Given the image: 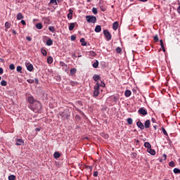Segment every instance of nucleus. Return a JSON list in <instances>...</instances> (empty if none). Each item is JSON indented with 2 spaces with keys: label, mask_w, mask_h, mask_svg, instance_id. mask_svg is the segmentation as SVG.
<instances>
[{
  "label": "nucleus",
  "mask_w": 180,
  "mask_h": 180,
  "mask_svg": "<svg viewBox=\"0 0 180 180\" xmlns=\"http://www.w3.org/2000/svg\"><path fill=\"white\" fill-rule=\"evenodd\" d=\"M59 116H60V117H62L63 120H65L66 119L67 120L70 119V112L67 111H63V112H59Z\"/></svg>",
  "instance_id": "obj_1"
},
{
  "label": "nucleus",
  "mask_w": 180,
  "mask_h": 180,
  "mask_svg": "<svg viewBox=\"0 0 180 180\" xmlns=\"http://www.w3.org/2000/svg\"><path fill=\"white\" fill-rule=\"evenodd\" d=\"M86 20L88 23H96V17L94 15H86Z\"/></svg>",
  "instance_id": "obj_2"
},
{
  "label": "nucleus",
  "mask_w": 180,
  "mask_h": 180,
  "mask_svg": "<svg viewBox=\"0 0 180 180\" xmlns=\"http://www.w3.org/2000/svg\"><path fill=\"white\" fill-rule=\"evenodd\" d=\"M34 105V112H40V110H41V102L35 101Z\"/></svg>",
  "instance_id": "obj_3"
},
{
  "label": "nucleus",
  "mask_w": 180,
  "mask_h": 180,
  "mask_svg": "<svg viewBox=\"0 0 180 180\" xmlns=\"http://www.w3.org/2000/svg\"><path fill=\"white\" fill-rule=\"evenodd\" d=\"M103 34L105 37L107 39V40H111L112 39V34H110V32L108 30H105L103 31Z\"/></svg>",
  "instance_id": "obj_4"
},
{
  "label": "nucleus",
  "mask_w": 180,
  "mask_h": 180,
  "mask_svg": "<svg viewBox=\"0 0 180 180\" xmlns=\"http://www.w3.org/2000/svg\"><path fill=\"white\" fill-rule=\"evenodd\" d=\"M27 98L29 103H30L31 105L36 102V101H34V97H33V96H32L31 94L27 95Z\"/></svg>",
  "instance_id": "obj_5"
},
{
  "label": "nucleus",
  "mask_w": 180,
  "mask_h": 180,
  "mask_svg": "<svg viewBox=\"0 0 180 180\" xmlns=\"http://www.w3.org/2000/svg\"><path fill=\"white\" fill-rule=\"evenodd\" d=\"M139 113L140 114V115H143V116H146V115H147V110H146V109H144V108H141L139 110Z\"/></svg>",
  "instance_id": "obj_6"
},
{
  "label": "nucleus",
  "mask_w": 180,
  "mask_h": 180,
  "mask_svg": "<svg viewBox=\"0 0 180 180\" xmlns=\"http://www.w3.org/2000/svg\"><path fill=\"white\" fill-rule=\"evenodd\" d=\"M15 141H16V143H15L16 146H23L25 143V141L22 140V139H15Z\"/></svg>",
  "instance_id": "obj_7"
},
{
  "label": "nucleus",
  "mask_w": 180,
  "mask_h": 180,
  "mask_svg": "<svg viewBox=\"0 0 180 180\" xmlns=\"http://www.w3.org/2000/svg\"><path fill=\"white\" fill-rule=\"evenodd\" d=\"M136 126L141 129L144 130V124L141 121L136 122Z\"/></svg>",
  "instance_id": "obj_8"
},
{
  "label": "nucleus",
  "mask_w": 180,
  "mask_h": 180,
  "mask_svg": "<svg viewBox=\"0 0 180 180\" xmlns=\"http://www.w3.org/2000/svg\"><path fill=\"white\" fill-rule=\"evenodd\" d=\"M150 124H151V122L150 121V120H147L145 122V124L143 126H144L145 129H149Z\"/></svg>",
  "instance_id": "obj_9"
},
{
  "label": "nucleus",
  "mask_w": 180,
  "mask_h": 180,
  "mask_svg": "<svg viewBox=\"0 0 180 180\" xmlns=\"http://www.w3.org/2000/svg\"><path fill=\"white\" fill-rule=\"evenodd\" d=\"M147 153L150 154V155H155V150L152 149L151 148L147 149Z\"/></svg>",
  "instance_id": "obj_10"
},
{
  "label": "nucleus",
  "mask_w": 180,
  "mask_h": 180,
  "mask_svg": "<svg viewBox=\"0 0 180 180\" xmlns=\"http://www.w3.org/2000/svg\"><path fill=\"white\" fill-rule=\"evenodd\" d=\"M21 19H25V16L22 13H18L17 14V20H21Z\"/></svg>",
  "instance_id": "obj_11"
},
{
  "label": "nucleus",
  "mask_w": 180,
  "mask_h": 180,
  "mask_svg": "<svg viewBox=\"0 0 180 180\" xmlns=\"http://www.w3.org/2000/svg\"><path fill=\"white\" fill-rule=\"evenodd\" d=\"M26 67H27V70H28V71H30V72L33 71V65L27 63Z\"/></svg>",
  "instance_id": "obj_12"
},
{
  "label": "nucleus",
  "mask_w": 180,
  "mask_h": 180,
  "mask_svg": "<svg viewBox=\"0 0 180 180\" xmlns=\"http://www.w3.org/2000/svg\"><path fill=\"white\" fill-rule=\"evenodd\" d=\"M74 13V11L72 9L69 10V13L68 14V18L70 20L72 19V13Z\"/></svg>",
  "instance_id": "obj_13"
},
{
  "label": "nucleus",
  "mask_w": 180,
  "mask_h": 180,
  "mask_svg": "<svg viewBox=\"0 0 180 180\" xmlns=\"http://www.w3.org/2000/svg\"><path fill=\"white\" fill-rule=\"evenodd\" d=\"M119 27V22L115 21V22H113V30H117Z\"/></svg>",
  "instance_id": "obj_14"
},
{
  "label": "nucleus",
  "mask_w": 180,
  "mask_h": 180,
  "mask_svg": "<svg viewBox=\"0 0 180 180\" xmlns=\"http://www.w3.org/2000/svg\"><path fill=\"white\" fill-rule=\"evenodd\" d=\"M75 23L76 22H71L69 25V30L72 31L74 30V27H75Z\"/></svg>",
  "instance_id": "obj_15"
},
{
  "label": "nucleus",
  "mask_w": 180,
  "mask_h": 180,
  "mask_svg": "<svg viewBox=\"0 0 180 180\" xmlns=\"http://www.w3.org/2000/svg\"><path fill=\"white\" fill-rule=\"evenodd\" d=\"M93 79L96 82H98V81H99V79H101V77L98 75H94L93 76Z\"/></svg>",
  "instance_id": "obj_16"
},
{
  "label": "nucleus",
  "mask_w": 180,
  "mask_h": 180,
  "mask_svg": "<svg viewBox=\"0 0 180 180\" xmlns=\"http://www.w3.org/2000/svg\"><path fill=\"white\" fill-rule=\"evenodd\" d=\"M143 146L145 148H147V150H149L150 148H151V144L149 143V142H145Z\"/></svg>",
  "instance_id": "obj_17"
},
{
  "label": "nucleus",
  "mask_w": 180,
  "mask_h": 180,
  "mask_svg": "<svg viewBox=\"0 0 180 180\" xmlns=\"http://www.w3.org/2000/svg\"><path fill=\"white\" fill-rule=\"evenodd\" d=\"M94 30L96 33H99L102 30V27H101V25H97Z\"/></svg>",
  "instance_id": "obj_18"
},
{
  "label": "nucleus",
  "mask_w": 180,
  "mask_h": 180,
  "mask_svg": "<svg viewBox=\"0 0 180 180\" xmlns=\"http://www.w3.org/2000/svg\"><path fill=\"white\" fill-rule=\"evenodd\" d=\"M53 157L54 158H60V157H61V155L58 152H55L53 153Z\"/></svg>",
  "instance_id": "obj_19"
},
{
  "label": "nucleus",
  "mask_w": 180,
  "mask_h": 180,
  "mask_svg": "<svg viewBox=\"0 0 180 180\" xmlns=\"http://www.w3.org/2000/svg\"><path fill=\"white\" fill-rule=\"evenodd\" d=\"M37 29H39V30H41V29H43V24L41 23H37L36 25Z\"/></svg>",
  "instance_id": "obj_20"
},
{
  "label": "nucleus",
  "mask_w": 180,
  "mask_h": 180,
  "mask_svg": "<svg viewBox=\"0 0 180 180\" xmlns=\"http://www.w3.org/2000/svg\"><path fill=\"white\" fill-rule=\"evenodd\" d=\"M46 46H53V41L51 39H49L46 41Z\"/></svg>",
  "instance_id": "obj_21"
},
{
  "label": "nucleus",
  "mask_w": 180,
  "mask_h": 180,
  "mask_svg": "<svg viewBox=\"0 0 180 180\" xmlns=\"http://www.w3.org/2000/svg\"><path fill=\"white\" fill-rule=\"evenodd\" d=\"M124 95L127 98H129L131 95V91H125Z\"/></svg>",
  "instance_id": "obj_22"
},
{
  "label": "nucleus",
  "mask_w": 180,
  "mask_h": 180,
  "mask_svg": "<svg viewBox=\"0 0 180 180\" xmlns=\"http://www.w3.org/2000/svg\"><path fill=\"white\" fill-rule=\"evenodd\" d=\"M47 63H48V64H52V63H53V57L49 56L47 58Z\"/></svg>",
  "instance_id": "obj_23"
},
{
  "label": "nucleus",
  "mask_w": 180,
  "mask_h": 180,
  "mask_svg": "<svg viewBox=\"0 0 180 180\" xmlns=\"http://www.w3.org/2000/svg\"><path fill=\"white\" fill-rule=\"evenodd\" d=\"M80 43H82V46H86V41H85V38H82L80 39Z\"/></svg>",
  "instance_id": "obj_24"
},
{
  "label": "nucleus",
  "mask_w": 180,
  "mask_h": 180,
  "mask_svg": "<svg viewBox=\"0 0 180 180\" xmlns=\"http://www.w3.org/2000/svg\"><path fill=\"white\" fill-rule=\"evenodd\" d=\"M41 53L44 57L47 56V51H46V49H41Z\"/></svg>",
  "instance_id": "obj_25"
},
{
  "label": "nucleus",
  "mask_w": 180,
  "mask_h": 180,
  "mask_svg": "<svg viewBox=\"0 0 180 180\" xmlns=\"http://www.w3.org/2000/svg\"><path fill=\"white\" fill-rule=\"evenodd\" d=\"M93 67L94 68H98V67H99V62L96 60V62H94L93 64Z\"/></svg>",
  "instance_id": "obj_26"
},
{
  "label": "nucleus",
  "mask_w": 180,
  "mask_h": 180,
  "mask_svg": "<svg viewBox=\"0 0 180 180\" xmlns=\"http://www.w3.org/2000/svg\"><path fill=\"white\" fill-rule=\"evenodd\" d=\"M116 53H117V54H120V53H122V48L117 46L115 49Z\"/></svg>",
  "instance_id": "obj_27"
},
{
  "label": "nucleus",
  "mask_w": 180,
  "mask_h": 180,
  "mask_svg": "<svg viewBox=\"0 0 180 180\" xmlns=\"http://www.w3.org/2000/svg\"><path fill=\"white\" fill-rule=\"evenodd\" d=\"M101 86V85L99 84L98 82H97V84L94 86V90L95 91H99V87Z\"/></svg>",
  "instance_id": "obj_28"
},
{
  "label": "nucleus",
  "mask_w": 180,
  "mask_h": 180,
  "mask_svg": "<svg viewBox=\"0 0 180 180\" xmlns=\"http://www.w3.org/2000/svg\"><path fill=\"white\" fill-rule=\"evenodd\" d=\"M127 122L128 124H133V119H131V117L127 118Z\"/></svg>",
  "instance_id": "obj_29"
},
{
  "label": "nucleus",
  "mask_w": 180,
  "mask_h": 180,
  "mask_svg": "<svg viewBox=\"0 0 180 180\" xmlns=\"http://www.w3.org/2000/svg\"><path fill=\"white\" fill-rule=\"evenodd\" d=\"M77 72V69L76 68H72L70 70V74L72 75H74V74H75Z\"/></svg>",
  "instance_id": "obj_30"
},
{
  "label": "nucleus",
  "mask_w": 180,
  "mask_h": 180,
  "mask_svg": "<svg viewBox=\"0 0 180 180\" xmlns=\"http://www.w3.org/2000/svg\"><path fill=\"white\" fill-rule=\"evenodd\" d=\"M173 172H174V174H179L180 173V169H178V168H174L173 169Z\"/></svg>",
  "instance_id": "obj_31"
},
{
  "label": "nucleus",
  "mask_w": 180,
  "mask_h": 180,
  "mask_svg": "<svg viewBox=\"0 0 180 180\" xmlns=\"http://www.w3.org/2000/svg\"><path fill=\"white\" fill-rule=\"evenodd\" d=\"M169 167H171L172 168H173L174 167H175V162L174 161L169 162Z\"/></svg>",
  "instance_id": "obj_32"
},
{
  "label": "nucleus",
  "mask_w": 180,
  "mask_h": 180,
  "mask_svg": "<svg viewBox=\"0 0 180 180\" xmlns=\"http://www.w3.org/2000/svg\"><path fill=\"white\" fill-rule=\"evenodd\" d=\"M16 176L15 175H11L8 176V180H15Z\"/></svg>",
  "instance_id": "obj_33"
},
{
  "label": "nucleus",
  "mask_w": 180,
  "mask_h": 180,
  "mask_svg": "<svg viewBox=\"0 0 180 180\" xmlns=\"http://www.w3.org/2000/svg\"><path fill=\"white\" fill-rule=\"evenodd\" d=\"M7 82H6V81H5V80H2L1 82V85L2 86H6V85H7Z\"/></svg>",
  "instance_id": "obj_34"
},
{
  "label": "nucleus",
  "mask_w": 180,
  "mask_h": 180,
  "mask_svg": "<svg viewBox=\"0 0 180 180\" xmlns=\"http://www.w3.org/2000/svg\"><path fill=\"white\" fill-rule=\"evenodd\" d=\"M5 27L6 29H9L11 27V23H9L8 22H6Z\"/></svg>",
  "instance_id": "obj_35"
},
{
  "label": "nucleus",
  "mask_w": 180,
  "mask_h": 180,
  "mask_svg": "<svg viewBox=\"0 0 180 180\" xmlns=\"http://www.w3.org/2000/svg\"><path fill=\"white\" fill-rule=\"evenodd\" d=\"M92 12L94 15H96L98 13V9L95 7L92 8Z\"/></svg>",
  "instance_id": "obj_36"
},
{
  "label": "nucleus",
  "mask_w": 180,
  "mask_h": 180,
  "mask_svg": "<svg viewBox=\"0 0 180 180\" xmlns=\"http://www.w3.org/2000/svg\"><path fill=\"white\" fill-rule=\"evenodd\" d=\"M49 30H50V32H52V33H54L56 30H55L54 27L51 26V27H49Z\"/></svg>",
  "instance_id": "obj_37"
},
{
  "label": "nucleus",
  "mask_w": 180,
  "mask_h": 180,
  "mask_svg": "<svg viewBox=\"0 0 180 180\" xmlns=\"http://www.w3.org/2000/svg\"><path fill=\"white\" fill-rule=\"evenodd\" d=\"M162 131L165 136H168V133L167 132V130L164 129V127H162Z\"/></svg>",
  "instance_id": "obj_38"
},
{
  "label": "nucleus",
  "mask_w": 180,
  "mask_h": 180,
  "mask_svg": "<svg viewBox=\"0 0 180 180\" xmlns=\"http://www.w3.org/2000/svg\"><path fill=\"white\" fill-rule=\"evenodd\" d=\"M99 96V91H94V96L96 97Z\"/></svg>",
  "instance_id": "obj_39"
},
{
  "label": "nucleus",
  "mask_w": 180,
  "mask_h": 180,
  "mask_svg": "<svg viewBox=\"0 0 180 180\" xmlns=\"http://www.w3.org/2000/svg\"><path fill=\"white\" fill-rule=\"evenodd\" d=\"M153 39H154V41H155V43L158 42L159 40H160V39H158V35H155V36L153 37Z\"/></svg>",
  "instance_id": "obj_40"
},
{
  "label": "nucleus",
  "mask_w": 180,
  "mask_h": 180,
  "mask_svg": "<svg viewBox=\"0 0 180 180\" xmlns=\"http://www.w3.org/2000/svg\"><path fill=\"white\" fill-rule=\"evenodd\" d=\"M16 70H17L18 72H20L22 74V68H21V66H18Z\"/></svg>",
  "instance_id": "obj_41"
},
{
  "label": "nucleus",
  "mask_w": 180,
  "mask_h": 180,
  "mask_svg": "<svg viewBox=\"0 0 180 180\" xmlns=\"http://www.w3.org/2000/svg\"><path fill=\"white\" fill-rule=\"evenodd\" d=\"M72 41H74L75 40L77 39V37L75 35H72L70 37Z\"/></svg>",
  "instance_id": "obj_42"
},
{
  "label": "nucleus",
  "mask_w": 180,
  "mask_h": 180,
  "mask_svg": "<svg viewBox=\"0 0 180 180\" xmlns=\"http://www.w3.org/2000/svg\"><path fill=\"white\" fill-rule=\"evenodd\" d=\"M9 68H10V70H15V65L14 64H11L10 65H9Z\"/></svg>",
  "instance_id": "obj_43"
},
{
  "label": "nucleus",
  "mask_w": 180,
  "mask_h": 180,
  "mask_svg": "<svg viewBox=\"0 0 180 180\" xmlns=\"http://www.w3.org/2000/svg\"><path fill=\"white\" fill-rule=\"evenodd\" d=\"M49 4H55V5H57V0H51Z\"/></svg>",
  "instance_id": "obj_44"
},
{
  "label": "nucleus",
  "mask_w": 180,
  "mask_h": 180,
  "mask_svg": "<svg viewBox=\"0 0 180 180\" xmlns=\"http://www.w3.org/2000/svg\"><path fill=\"white\" fill-rule=\"evenodd\" d=\"M90 54L93 56L95 57V56H96V53H95V52L94 51H90Z\"/></svg>",
  "instance_id": "obj_45"
},
{
  "label": "nucleus",
  "mask_w": 180,
  "mask_h": 180,
  "mask_svg": "<svg viewBox=\"0 0 180 180\" xmlns=\"http://www.w3.org/2000/svg\"><path fill=\"white\" fill-rule=\"evenodd\" d=\"M100 86H102V88H105V82H101Z\"/></svg>",
  "instance_id": "obj_46"
},
{
  "label": "nucleus",
  "mask_w": 180,
  "mask_h": 180,
  "mask_svg": "<svg viewBox=\"0 0 180 180\" xmlns=\"http://www.w3.org/2000/svg\"><path fill=\"white\" fill-rule=\"evenodd\" d=\"M151 122H152V123H157V120H155V118H154V117H152Z\"/></svg>",
  "instance_id": "obj_47"
},
{
  "label": "nucleus",
  "mask_w": 180,
  "mask_h": 180,
  "mask_svg": "<svg viewBox=\"0 0 180 180\" xmlns=\"http://www.w3.org/2000/svg\"><path fill=\"white\" fill-rule=\"evenodd\" d=\"M21 23L23 25V26H26V21H25V20H22Z\"/></svg>",
  "instance_id": "obj_48"
},
{
  "label": "nucleus",
  "mask_w": 180,
  "mask_h": 180,
  "mask_svg": "<svg viewBox=\"0 0 180 180\" xmlns=\"http://www.w3.org/2000/svg\"><path fill=\"white\" fill-rule=\"evenodd\" d=\"M4 74V68H0V75H2Z\"/></svg>",
  "instance_id": "obj_49"
},
{
  "label": "nucleus",
  "mask_w": 180,
  "mask_h": 180,
  "mask_svg": "<svg viewBox=\"0 0 180 180\" xmlns=\"http://www.w3.org/2000/svg\"><path fill=\"white\" fill-rule=\"evenodd\" d=\"M98 171H96V172H94L93 176L96 177V176H98Z\"/></svg>",
  "instance_id": "obj_50"
},
{
  "label": "nucleus",
  "mask_w": 180,
  "mask_h": 180,
  "mask_svg": "<svg viewBox=\"0 0 180 180\" xmlns=\"http://www.w3.org/2000/svg\"><path fill=\"white\" fill-rule=\"evenodd\" d=\"M160 43L161 47H162V46H164V41H162V39H160Z\"/></svg>",
  "instance_id": "obj_51"
},
{
  "label": "nucleus",
  "mask_w": 180,
  "mask_h": 180,
  "mask_svg": "<svg viewBox=\"0 0 180 180\" xmlns=\"http://www.w3.org/2000/svg\"><path fill=\"white\" fill-rule=\"evenodd\" d=\"M161 49L162 50V52L165 53V46L164 45L162 46H161Z\"/></svg>",
  "instance_id": "obj_52"
},
{
  "label": "nucleus",
  "mask_w": 180,
  "mask_h": 180,
  "mask_svg": "<svg viewBox=\"0 0 180 180\" xmlns=\"http://www.w3.org/2000/svg\"><path fill=\"white\" fill-rule=\"evenodd\" d=\"M26 39H27V40L28 41H32V37H27Z\"/></svg>",
  "instance_id": "obj_53"
},
{
  "label": "nucleus",
  "mask_w": 180,
  "mask_h": 180,
  "mask_svg": "<svg viewBox=\"0 0 180 180\" xmlns=\"http://www.w3.org/2000/svg\"><path fill=\"white\" fill-rule=\"evenodd\" d=\"M162 157H163L164 161H165V160H167V155L166 154H163Z\"/></svg>",
  "instance_id": "obj_54"
},
{
  "label": "nucleus",
  "mask_w": 180,
  "mask_h": 180,
  "mask_svg": "<svg viewBox=\"0 0 180 180\" xmlns=\"http://www.w3.org/2000/svg\"><path fill=\"white\" fill-rule=\"evenodd\" d=\"M177 12L180 14V6L177 8Z\"/></svg>",
  "instance_id": "obj_55"
},
{
  "label": "nucleus",
  "mask_w": 180,
  "mask_h": 180,
  "mask_svg": "<svg viewBox=\"0 0 180 180\" xmlns=\"http://www.w3.org/2000/svg\"><path fill=\"white\" fill-rule=\"evenodd\" d=\"M140 2H147L148 0H139Z\"/></svg>",
  "instance_id": "obj_56"
},
{
  "label": "nucleus",
  "mask_w": 180,
  "mask_h": 180,
  "mask_svg": "<svg viewBox=\"0 0 180 180\" xmlns=\"http://www.w3.org/2000/svg\"><path fill=\"white\" fill-rule=\"evenodd\" d=\"M12 32H13V34H16V30H13Z\"/></svg>",
  "instance_id": "obj_57"
},
{
  "label": "nucleus",
  "mask_w": 180,
  "mask_h": 180,
  "mask_svg": "<svg viewBox=\"0 0 180 180\" xmlns=\"http://www.w3.org/2000/svg\"><path fill=\"white\" fill-rule=\"evenodd\" d=\"M36 131H40V128H36Z\"/></svg>",
  "instance_id": "obj_58"
},
{
  "label": "nucleus",
  "mask_w": 180,
  "mask_h": 180,
  "mask_svg": "<svg viewBox=\"0 0 180 180\" xmlns=\"http://www.w3.org/2000/svg\"><path fill=\"white\" fill-rule=\"evenodd\" d=\"M35 82H36V84H39V79H35Z\"/></svg>",
  "instance_id": "obj_59"
},
{
  "label": "nucleus",
  "mask_w": 180,
  "mask_h": 180,
  "mask_svg": "<svg viewBox=\"0 0 180 180\" xmlns=\"http://www.w3.org/2000/svg\"><path fill=\"white\" fill-rule=\"evenodd\" d=\"M153 127H154L155 130H157V125H154Z\"/></svg>",
  "instance_id": "obj_60"
},
{
  "label": "nucleus",
  "mask_w": 180,
  "mask_h": 180,
  "mask_svg": "<svg viewBox=\"0 0 180 180\" xmlns=\"http://www.w3.org/2000/svg\"><path fill=\"white\" fill-rule=\"evenodd\" d=\"M60 65L64 66V63L63 62H60Z\"/></svg>",
  "instance_id": "obj_61"
},
{
  "label": "nucleus",
  "mask_w": 180,
  "mask_h": 180,
  "mask_svg": "<svg viewBox=\"0 0 180 180\" xmlns=\"http://www.w3.org/2000/svg\"><path fill=\"white\" fill-rule=\"evenodd\" d=\"M101 11H103V12H105V8H101Z\"/></svg>",
  "instance_id": "obj_62"
},
{
  "label": "nucleus",
  "mask_w": 180,
  "mask_h": 180,
  "mask_svg": "<svg viewBox=\"0 0 180 180\" xmlns=\"http://www.w3.org/2000/svg\"><path fill=\"white\" fill-rule=\"evenodd\" d=\"M87 2H91V0H87Z\"/></svg>",
  "instance_id": "obj_63"
},
{
  "label": "nucleus",
  "mask_w": 180,
  "mask_h": 180,
  "mask_svg": "<svg viewBox=\"0 0 180 180\" xmlns=\"http://www.w3.org/2000/svg\"><path fill=\"white\" fill-rule=\"evenodd\" d=\"M179 165H180V159L179 160Z\"/></svg>",
  "instance_id": "obj_64"
}]
</instances>
